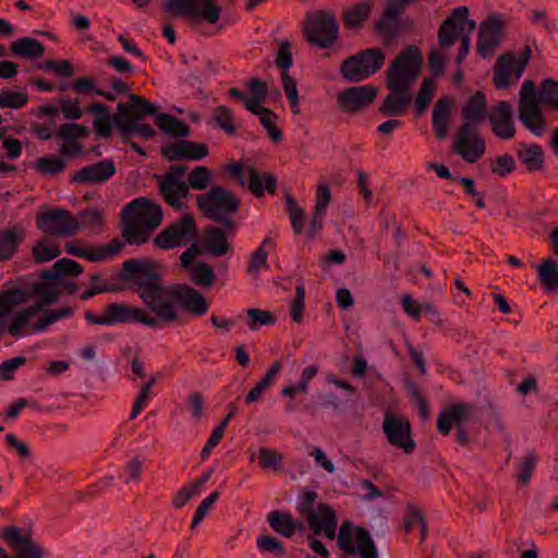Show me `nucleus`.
Segmentation results:
<instances>
[{
    "label": "nucleus",
    "instance_id": "17",
    "mask_svg": "<svg viewBox=\"0 0 558 558\" xmlns=\"http://www.w3.org/2000/svg\"><path fill=\"white\" fill-rule=\"evenodd\" d=\"M354 542V550L361 558H378L377 548L367 530L357 527L353 535V526L344 522L338 534V543L342 548H348Z\"/></svg>",
    "mask_w": 558,
    "mask_h": 558
},
{
    "label": "nucleus",
    "instance_id": "56",
    "mask_svg": "<svg viewBox=\"0 0 558 558\" xmlns=\"http://www.w3.org/2000/svg\"><path fill=\"white\" fill-rule=\"evenodd\" d=\"M119 123V118L113 117L111 112L97 117L94 120V129L98 136L100 137H109L112 133V122Z\"/></svg>",
    "mask_w": 558,
    "mask_h": 558
},
{
    "label": "nucleus",
    "instance_id": "40",
    "mask_svg": "<svg viewBox=\"0 0 558 558\" xmlns=\"http://www.w3.org/2000/svg\"><path fill=\"white\" fill-rule=\"evenodd\" d=\"M56 104L59 105L60 113H62L63 118L66 120L76 121L84 114V110L81 107L78 98L61 96L56 99Z\"/></svg>",
    "mask_w": 558,
    "mask_h": 558
},
{
    "label": "nucleus",
    "instance_id": "6",
    "mask_svg": "<svg viewBox=\"0 0 558 558\" xmlns=\"http://www.w3.org/2000/svg\"><path fill=\"white\" fill-rule=\"evenodd\" d=\"M473 32L476 27V23L473 20H469V10L466 7L456 8L451 15L448 16L439 27L438 39L439 45L442 49H449L459 37H461V46L456 57V62L461 64L470 51V37L465 33Z\"/></svg>",
    "mask_w": 558,
    "mask_h": 558
},
{
    "label": "nucleus",
    "instance_id": "13",
    "mask_svg": "<svg viewBox=\"0 0 558 558\" xmlns=\"http://www.w3.org/2000/svg\"><path fill=\"white\" fill-rule=\"evenodd\" d=\"M197 238L195 219L191 214H183L177 221L166 227L155 238V244L162 250L184 246Z\"/></svg>",
    "mask_w": 558,
    "mask_h": 558
},
{
    "label": "nucleus",
    "instance_id": "29",
    "mask_svg": "<svg viewBox=\"0 0 558 558\" xmlns=\"http://www.w3.org/2000/svg\"><path fill=\"white\" fill-rule=\"evenodd\" d=\"M486 108L485 95L482 92H476L463 108V123H473V125L477 126L486 118Z\"/></svg>",
    "mask_w": 558,
    "mask_h": 558
},
{
    "label": "nucleus",
    "instance_id": "35",
    "mask_svg": "<svg viewBox=\"0 0 558 558\" xmlns=\"http://www.w3.org/2000/svg\"><path fill=\"white\" fill-rule=\"evenodd\" d=\"M538 280L546 292L558 291V264L554 259H546L538 267Z\"/></svg>",
    "mask_w": 558,
    "mask_h": 558
},
{
    "label": "nucleus",
    "instance_id": "46",
    "mask_svg": "<svg viewBox=\"0 0 558 558\" xmlns=\"http://www.w3.org/2000/svg\"><path fill=\"white\" fill-rule=\"evenodd\" d=\"M89 281H90V288L85 290L81 294L82 300H88L98 293L116 290L114 286L107 282V280L104 279L102 276L99 274L92 275Z\"/></svg>",
    "mask_w": 558,
    "mask_h": 558
},
{
    "label": "nucleus",
    "instance_id": "62",
    "mask_svg": "<svg viewBox=\"0 0 558 558\" xmlns=\"http://www.w3.org/2000/svg\"><path fill=\"white\" fill-rule=\"evenodd\" d=\"M514 159L511 155L497 156L492 165V171L499 177H506L514 169Z\"/></svg>",
    "mask_w": 558,
    "mask_h": 558
},
{
    "label": "nucleus",
    "instance_id": "24",
    "mask_svg": "<svg viewBox=\"0 0 558 558\" xmlns=\"http://www.w3.org/2000/svg\"><path fill=\"white\" fill-rule=\"evenodd\" d=\"M116 165L110 159L83 167L75 173L73 181L77 183H104L116 173Z\"/></svg>",
    "mask_w": 558,
    "mask_h": 558
},
{
    "label": "nucleus",
    "instance_id": "42",
    "mask_svg": "<svg viewBox=\"0 0 558 558\" xmlns=\"http://www.w3.org/2000/svg\"><path fill=\"white\" fill-rule=\"evenodd\" d=\"M28 102L26 93L10 89L0 90V108L20 109Z\"/></svg>",
    "mask_w": 558,
    "mask_h": 558
},
{
    "label": "nucleus",
    "instance_id": "60",
    "mask_svg": "<svg viewBox=\"0 0 558 558\" xmlns=\"http://www.w3.org/2000/svg\"><path fill=\"white\" fill-rule=\"evenodd\" d=\"M281 77H282L283 89L287 95V98L290 101L291 109L293 110L294 113H296L299 111L298 110L299 94H298L296 83L291 76H289L288 73H281Z\"/></svg>",
    "mask_w": 558,
    "mask_h": 558
},
{
    "label": "nucleus",
    "instance_id": "7",
    "mask_svg": "<svg viewBox=\"0 0 558 558\" xmlns=\"http://www.w3.org/2000/svg\"><path fill=\"white\" fill-rule=\"evenodd\" d=\"M197 204L209 219L228 229L233 228L234 222L230 216L238 211L240 201L231 192L220 185H214L207 193L197 196Z\"/></svg>",
    "mask_w": 558,
    "mask_h": 558
},
{
    "label": "nucleus",
    "instance_id": "52",
    "mask_svg": "<svg viewBox=\"0 0 558 558\" xmlns=\"http://www.w3.org/2000/svg\"><path fill=\"white\" fill-rule=\"evenodd\" d=\"M288 213L293 231L298 234L303 233L305 226L304 211L296 206L294 199L291 197L288 198Z\"/></svg>",
    "mask_w": 558,
    "mask_h": 558
},
{
    "label": "nucleus",
    "instance_id": "41",
    "mask_svg": "<svg viewBox=\"0 0 558 558\" xmlns=\"http://www.w3.org/2000/svg\"><path fill=\"white\" fill-rule=\"evenodd\" d=\"M372 10L371 2H361L348 10L344 14L347 26L352 28L360 27L369 16Z\"/></svg>",
    "mask_w": 558,
    "mask_h": 558
},
{
    "label": "nucleus",
    "instance_id": "53",
    "mask_svg": "<svg viewBox=\"0 0 558 558\" xmlns=\"http://www.w3.org/2000/svg\"><path fill=\"white\" fill-rule=\"evenodd\" d=\"M72 88L83 96H95L102 94V89L96 86L95 80L90 77H77L72 83Z\"/></svg>",
    "mask_w": 558,
    "mask_h": 558
},
{
    "label": "nucleus",
    "instance_id": "38",
    "mask_svg": "<svg viewBox=\"0 0 558 558\" xmlns=\"http://www.w3.org/2000/svg\"><path fill=\"white\" fill-rule=\"evenodd\" d=\"M22 242V235L15 229L0 231V260L12 257Z\"/></svg>",
    "mask_w": 558,
    "mask_h": 558
},
{
    "label": "nucleus",
    "instance_id": "5",
    "mask_svg": "<svg viewBox=\"0 0 558 558\" xmlns=\"http://www.w3.org/2000/svg\"><path fill=\"white\" fill-rule=\"evenodd\" d=\"M126 226L123 235L131 244H143L162 221L163 213L159 204L146 197H137L124 210Z\"/></svg>",
    "mask_w": 558,
    "mask_h": 558
},
{
    "label": "nucleus",
    "instance_id": "27",
    "mask_svg": "<svg viewBox=\"0 0 558 558\" xmlns=\"http://www.w3.org/2000/svg\"><path fill=\"white\" fill-rule=\"evenodd\" d=\"M208 154L204 144L182 141L163 148V155L171 160H202Z\"/></svg>",
    "mask_w": 558,
    "mask_h": 558
},
{
    "label": "nucleus",
    "instance_id": "30",
    "mask_svg": "<svg viewBox=\"0 0 558 558\" xmlns=\"http://www.w3.org/2000/svg\"><path fill=\"white\" fill-rule=\"evenodd\" d=\"M248 187L256 197H263L265 191L274 194L277 187V180L272 174L260 173L255 169L250 170Z\"/></svg>",
    "mask_w": 558,
    "mask_h": 558
},
{
    "label": "nucleus",
    "instance_id": "36",
    "mask_svg": "<svg viewBox=\"0 0 558 558\" xmlns=\"http://www.w3.org/2000/svg\"><path fill=\"white\" fill-rule=\"evenodd\" d=\"M318 367L316 365H310L305 367L301 374L300 380L296 384L284 386L281 389V395L290 399H294L296 393H306L311 380L317 375Z\"/></svg>",
    "mask_w": 558,
    "mask_h": 558
},
{
    "label": "nucleus",
    "instance_id": "18",
    "mask_svg": "<svg viewBox=\"0 0 558 558\" xmlns=\"http://www.w3.org/2000/svg\"><path fill=\"white\" fill-rule=\"evenodd\" d=\"M37 225L44 232L63 236L73 235L78 229V222L74 216L61 208L40 214Z\"/></svg>",
    "mask_w": 558,
    "mask_h": 558
},
{
    "label": "nucleus",
    "instance_id": "50",
    "mask_svg": "<svg viewBox=\"0 0 558 558\" xmlns=\"http://www.w3.org/2000/svg\"><path fill=\"white\" fill-rule=\"evenodd\" d=\"M259 122L267 131L270 140L275 143H278L282 138L281 131L275 125L274 118H276L275 113L270 109H264L259 114Z\"/></svg>",
    "mask_w": 558,
    "mask_h": 558
},
{
    "label": "nucleus",
    "instance_id": "21",
    "mask_svg": "<svg viewBox=\"0 0 558 558\" xmlns=\"http://www.w3.org/2000/svg\"><path fill=\"white\" fill-rule=\"evenodd\" d=\"M501 21L493 16L480 26L476 49L483 58H489L494 54L496 47L500 43Z\"/></svg>",
    "mask_w": 558,
    "mask_h": 558
},
{
    "label": "nucleus",
    "instance_id": "63",
    "mask_svg": "<svg viewBox=\"0 0 558 558\" xmlns=\"http://www.w3.org/2000/svg\"><path fill=\"white\" fill-rule=\"evenodd\" d=\"M330 199L331 194L329 185L326 182L320 183L317 187L315 211H317L318 215H326Z\"/></svg>",
    "mask_w": 558,
    "mask_h": 558
},
{
    "label": "nucleus",
    "instance_id": "20",
    "mask_svg": "<svg viewBox=\"0 0 558 558\" xmlns=\"http://www.w3.org/2000/svg\"><path fill=\"white\" fill-rule=\"evenodd\" d=\"M404 9L395 0H390L384 9L381 19L375 23V31L386 40H395L400 35Z\"/></svg>",
    "mask_w": 558,
    "mask_h": 558
},
{
    "label": "nucleus",
    "instance_id": "26",
    "mask_svg": "<svg viewBox=\"0 0 558 558\" xmlns=\"http://www.w3.org/2000/svg\"><path fill=\"white\" fill-rule=\"evenodd\" d=\"M5 538L14 549L17 558H40L41 551L37 545L27 536L22 534L16 526H9L4 531ZM4 554H7L4 551ZM8 557V555H5Z\"/></svg>",
    "mask_w": 558,
    "mask_h": 558
},
{
    "label": "nucleus",
    "instance_id": "49",
    "mask_svg": "<svg viewBox=\"0 0 558 558\" xmlns=\"http://www.w3.org/2000/svg\"><path fill=\"white\" fill-rule=\"evenodd\" d=\"M38 171L46 174H56L64 170L65 161L57 156L41 157L36 161Z\"/></svg>",
    "mask_w": 558,
    "mask_h": 558
},
{
    "label": "nucleus",
    "instance_id": "25",
    "mask_svg": "<svg viewBox=\"0 0 558 558\" xmlns=\"http://www.w3.org/2000/svg\"><path fill=\"white\" fill-rule=\"evenodd\" d=\"M318 512H311L308 515V524L315 534L322 532L329 539H333L338 526V518L335 511L327 505H320Z\"/></svg>",
    "mask_w": 558,
    "mask_h": 558
},
{
    "label": "nucleus",
    "instance_id": "51",
    "mask_svg": "<svg viewBox=\"0 0 558 558\" xmlns=\"http://www.w3.org/2000/svg\"><path fill=\"white\" fill-rule=\"evenodd\" d=\"M190 271L193 274L195 281L197 283L205 287H209L213 284L215 279V272L208 264L204 262H196V264Z\"/></svg>",
    "mask_w": 558,
    "mask_h": 558
},
{
    "label": "nucleus",
    "instance_id": "12",
    "mask_svg": "<svg viewBox=\"0 0 558 558\" xmlns=\"http://www.w3.org/2000/svg\"><path fill=\"white\" fill-rule=\"evenodd\" d=\"M304 34L310 44L329 48L338 38L339 24L333 14L319 11L307 15Z\"/></svg>",
    "mask_w": 558,
    "mask_h": 558
},
{
    "label": "nucleus",
    "instance_id": "19",
    "mask_svg": "<svg viewBox=\"0 0 558 558\" xmlns=\"http://www.w3.org/2000/svg\"><path fill=\"white\" fill-rule=\"evenodd\" d=\"M493 133L500 140H510L515 134L514 112L507 101L495 105L488 116Z\"/></svg>",
    "mask_w": 558,
    "mask_h": 558
},
{
    "label": "nucleus",
    "instance_id": "45",
    "mask_svg": "<svg viewBox=\"0 0 558 558\" xmlns=\"http://www.w3.org/2000/svg\"><path fill=\"white\" fill-rule=\"evenodd\" d=\"M87 134V129L74 122L62 124L56 135L63 142H76L78 138Z\"/></svg>",
    "mask_w": 558,
    "mask_h": 558
},
{
    "label": "nucleus",
    "instance_id": "15",
    "mask_svg": "<svg viewBox=\"0 0 558 558\" xmlns=\"http://www.w3.org/2000/svg\"><path fill=\"white\" fill-rule=\"evenodd\" d=\"M472 409V405L466 403L446 408L438 417V430L447 435L454 425L457 427V440L461 445H466L470 440V436L465 425L471 420Z\"/></svg>",
    "mask_w": 558,
    "mask_h": 558
},
{
    "label": "nucleus",
    "instance_id": "8",
    "mask_svg": "<svg viewBox=\"0 0 558 558\" xmlns=\"http://www.w3.org/2000/svg\"><path fill=\"white\" fill-rule=\"evenodd\" d=\"M519 120L535 136H542L547 129L539 106L538 92L532 81H525L521 86Z\"/></svg>",
    "mask_w": 558,
    "mask_h": 558
},
{
    "label": "nucleus",
    "instance_id": "54",
    "mask_svg": "<svg viewBox=\"0 0 558 558\" xmlns=\"http://www.w3.org/2000/svg\"><path fill=\"white\" fill-rule=\"evenodd\" d=\"M414 526H418L421 530V539L423 541L427 533V526L424 521L422 512L414 507H411L408 511V515L405 519V531L410 532L414 529Z\"/></svg>",
    "mask_w": 558,
    "mask_h": 558
},
{
    "label": "nucleus",
    "instance_id": "32",
    "mask_svg": "<svg viewBox=\"0 0 558 558\" xmlns=\"http://www.w3.org/2000/svg\"><path fill=\"white\" fill-rule=\"evenodd\" d=\"M11 49L16 57L35 59L44 53L45 46L32 37H23L14 40L11 45Z\"/></svg>",
    "mask_w": 558,
    "mask_h": 558
},
{
    "label": "nucleus",
    "instance_id": "33",
    "mask_svg": "<svg viewBox=\"0 0 558 558\" xmlns=\"http://www.w3.org/2000/svg\"><path fill=\"white\" fill-rule=\"evenodd\" d=\"M268 522L271 529L284 537H291L301 524L295 521L291 514L272 511L268 515Z\"/></svg>",
    "mask_w": 558,
    "mask_h": 558
},
{
    "label": "nucleus",
    "instance_id": "39",
    "mask_svg": "<svg viewBox=\"0 0 558 558\" xmlns=\"http://www.w3.org/2000/svg\"><path fill=\"white\" fill-rule=\"evenodd\" d=\"M156 123L163 132L172 136L184 137L189 134L187 125L178 118H174L170 114H158L156 118Z\"/></svg>",
    "mask_w": 558,
    "mask_h": 558
},
{
    "label": "nucleus",
    "instance_id": "48",
    "mask_svg": "<svg viewBox=\"0 0 558 558\" xmlns=\"http://www.w3.org/2000/svg\"><path fill=\"white\" fill-rule=\"evenodd\" d=\"M214 121L228 135H234L236 132L233 125V114L225 106H219L214 111Z\"/></svg>",
    "mask_w": 558,
    "mask_h": 558
},
{
    "label": "nucleus",
    "instance_id": "55",
    "mask_svg": "<svg viewBox=\"0 0 558 558\" xmlns=\"http://www.w3.org/2000/svg\"><path fill=\"white\" fill-rule=\"evenodd\" d=\"M247 316L250 318V328L252 330L257 329L259 326L272 325L276 320L271 313L256 308H250L247 311Z\"/></svg>",
    "mask_w": 558,
    "mask_h": 558
},
{
    "label": "nucleus",
    "instance_id": "10",
    "mask_svg": "<svg viewBox=\"0 0 558 558\" xmlns=\"http://www.w3.org/2000/svg\"><path fill=\"white\" fill-rule=\"evenodd\" d=\"M165 10L189 19L193 23H216L220 16V7L215 0H167Z\"/></svg>",
    "mask_w": 558,
    "mask_h": 558
},
{
    "label": "nucleus",
    "instance_id": "3",
    "mask_svg": "<svg viewBox=\"0 0 558 558\" xmlns=\"http://www.w3.org/2000/svg\"><path fill=\"white\" fill-rule=\"evenodd\" d=\"M422 65V54L417 47H407L391 63L388 73V95L381 111L389 116H400L409 106L413 96L410 85L416 80Z\"/></svg>",
    "mask_w": 558,
    "mask_h": 558
},
{
    "label": "nucleus",
    "instance_id": "34",
    "mask_svg": "<svg viewBox=\"0 0 558 558\" xmlns=\"http://www.w3.org/2000/svg\"><path fill=\"white\" fill-rule=\"evenodd\" d=\"M248 87L251 97H246L245 108L253 114H259L264 109H266L262 106L267 96L266 84L255 78L250 82Z\"/></svg>",
    "mask_w": 558,
    "mask_h": 558
},
{
    "label": "nucleus",
    "instance_id": "4",
    "mask_svg": "<svg viewBox=\"0 0 558 558\" xmlns=\"http://www.w3.org/2000/svg\"><path fill=\"white\" fill-rule=\"evenodd\" d=\"M187 167L174 163L162 175H156L159 193L167 204L175 210L185 208L184 199L190 196V189L204 191L213 181V172L205 166L194 168L186 181Z\"/></svg>",
    "mask_w": 558,
    "mask_h": 558
},
{
    "label": "nucleus",
    "instance_id": "2",
    "mask_svg": "<svg viewBox=\"0 0 558 558\" xmlns=\"http://www.w3.org/2000/svg\"><path fill=\"white\" fill-rule=\"evenodd\" d=\"M83 271L82 266L73 259L61 258L52 268L44 272V278L53 282L41 283L37 288L39 302L20 310H15V300L12 294L0 296V332H8L15 338L25 336L24 329L29 327L33 332L39 333L61 318L73 314L70 306L44 311V307L57 302L60 289L69 294H75L80 287L66 277H77Z\"/></svg>",
    "mask_w": 558,
    "mask_h": 558
},
{
    "label": "nucleus",
    "instance_id": "9",
    "mask_svg": "<svg viewBox=\"0 0 558 558\" xmlns=\"http://www.w3.org/2000/svg\"><path fill=\"white\" fill-rule=\"evenodd\" d=\"M384 62L385 54L380 49L367 48L345 59L341 73L350 82H361L376 73Z\"/></svg>",
    "mask_w": 558,
    "mask_h": 558
},
{
    "label": "nucleus",
    "instance_id": "43",
    "mask_svg": "<svg viewBox=\"0 0 558 558\" xmlns=\"http://www.w3.org/2000/svg\"><path fill=\"white\" fill-rule=\"evenodd\" d=\"M539 106L549 105L558 108V83L551 78H546L538 92Z\"/></svg>",
    "mask_w": 558,
    "mask_h": 558
},
{
    "label": "nucleus",
    "instance_id": "22",
    "mask_svg": "<svg viewBox=\"0 0 558 558\" xmlns=\"http://www.w3.org/2000/svg\"><path fill=\"white\" fill-rule=\"evenodd\" d=\"M376 96V88L372 85L354 86L339 94L341 107L348 111H355L368 106Z\"/></svg>",
    "mask_w": 558,
    "mask_h": 558
},
{
    "label": "nucleus",
    "instance_id": "14",
    "mask_svg": "<svg viewBox=\"0 0 558 558\" xmlns=\"http://www.w3.org/2000/svg\"><path fill=\"white\" fill-rule=\"evenodd\" d=\"M452 150L466 162L475 163L484 156L486 143L473 123H463L453 137Z\"/></svg>",
    "mask_w": 558,
    "mask_h": 558
},
{
    "label": "nucleus",
    "instance_id": "1",
    "mask_svg": "<svg viewBox=\"0 0 558 558\" xmlns=\"http://www.w3.org/2000/svg\"><path fill=\"white\" fill-rule=\"evenodd\" d=\"M123 271L125 279L135 287L140 298L156 316L147 314L142 308L111 303L105 308L106 326L136 322L148 327H157L159 322L178 319L174 303L198 316L207 311L204 296L195 289L181 284L173 287L172 290L165 288L159 281L160 276L155 265L148 260L128 259L123 264Z\"/></svg>",
    "mask_w": 558,
    "mask_h": 558
},
{
    "label": "nucleus",
    "instance_id": "44",
    "mask_svg": "<svg viewBox=\"0 0 558 558\" xmlns=\"http://www.w3.org/2000/svg\"><path fill=\"white\" fill-rule=\"evenodd\" d=\"M434 90L435 87L433 82L428 78H424L415 99V110L417 114H423L427 110L432 101Z\"/></svg>",
    "mask_w": 558,
    "mask_h": 558
},
{
    "label": "nucleus",
    "instance_id": "58",
    "mask_svg": "<svg viewBox=\"0 0 558 558\" xmlns=\"http://www.w3.org/2000/svg\"><path fill=\"white\" fill-rule=\"evenodd\" d=\"M219 493L213 492L198 505L191 523L192 529H195L202 522L210 507L217 501Z\"/></svg>",
    "mask_w": 558,
    "mask_h": 558
},
{
    "label": "nucleus",
    "instance_id": "37",
    "mask_svg": "<svg viewBox=\"0 0 558 558\" xmlns=\"http://www.w3.org/2000/svg\"><path fill=\"white\" fill-rule=\"evenodd\" d=\"M205 245L208 253L214 256L226 255L229 251L225 231L219 228L208 230L205 239Z\"/></svg>",
    "mask_w": 558,
    "mask_h": 558
},
{
    "label": "nucleus",
    "instance_id": "47",
    "mask_svg": "<svg viewBox=\"0 0 558 558\" xmlns=\"http://www.w3.org/2000/svg\"><path fill=\"white\" fill-rule=\"evenodd\" d=\"M536 465V456L534 453H529L525 456L517 466V478L520 485H526L535 470Z\"/></svg>",
    "mask_w": 558,
    "mask_h": 558
},
{
    "label": "nucleus",
    "instance_id": "64",
    "mask_svg": "<svg viewBox=\"0 0 558 558\" xmlns=\"http://www.w3.org/2000/svg\"><path fill=\"white\" fill-rule=\"evenodd\" d=\"M259 462L265 468L278 470L281 464V456L270 448H260L258 454Z\"/></svg>",
    "mask_w": 558,
    "mask_h": 558
},
{
    "label": "nucleus",
    "instance_id": "16",
    "mask_svg": "<svg viewBox=\"0 0 558 558\" xmlns=\"http://www.w3.org/2000/svg\"><path fill=\"white\" fill-rule=\"evenodd\" d=\"M383 432L388 441L402 449L405 453H411L415 449V441L411 436V426L408 418L386 411L383 421Z\"/></svg>",
    "mask_w": 558,
    "mask_h": 558
},
{
    "label": "nucleus",
    "instance_id": "31",
    "mask_svg": "<svg viewBox=\"0 0 558 558\" xmlns=\"http://www.w3.org/2000/svg\"><path fill=\"white\" fill-rule=\"evenodd\" d=\"M519 160L529 170H539L544 163V153L539 145L521 143L518 148Z\"/></svg>",
    "mask_w": 558,
    "mask_h": 558
},
{
    "label": "nucleus",
    "instance_id": "11",
    "mask_svg": "<svg viewBox=\"0 0 558 558\" xmlns=\"http://www.w3.org/2000/svg\"><path fill=\"white\" fill-rule=\"evenodd\" d=\"M531 59V48L526 46L522 53L506 52L498 57L494 68V83L498 89L509 88L522 76Z\"/></svg>",
    "mask_w": 558,
    "mask_h": 558
},
{
    "label": "nucleus",
    "instance_id": "23",
    "mask_svg": "<svg viewBox=\"0 0 558 558\" xmlns=\"http://www.w3.org/2000/svg\"><path fill=\"white\" fill-rule=\"evenodd\" d=\"M121 247L122 243L119 240H113L111 243L99 247L85 246L71 242L66 244L65 248L71 255L85 258L90 262H100L119 253Z\"/></svg>",
    "mask_w": 558,
    "mask_h": 558
},
{
    "label": "nucleus",
    "instance_id": "28",
    "mask_svg": "<svg viewBox=\"0 0 558 558\" xmlns=\"http://www.w3.org/2000/svg\"><path fill=\"white\" fill-rule=\"evenodd\" d=\"M453 104L448 97L439 98L433 109L432 125L438 140H444L449 131V119Z\"/></svg>",
    "mask_w": 558,
    "mask_h": 558
},
{
    "label": "nucleus",
    "instance_id": "61",
    "mask_svg": "<svg viewBox=\"0 0 558 558\" xmlns=\"http://www.w3.org/2000/svg\"><path fill=\"white\" fill-rule=\"evenodd\" d=\"M226 427H227V423L226 422H221L214 430L213 433L210 434L208 440L206 441L205 446L203 447L202 451H201V458L202 460H206L211 450L218 445V442L221 440V438L223 437V434H225V430H226Z\"/></svg>",
    "mask_w": 558,
    "mask_h": 558
},
{
    "label": "nucleus",
    "instance_id": "59",
    "mask_svg": "<svg viewBox=\"0 0 558 558\" xmlns=\"http://www.w3.org/2000/svg\"><path fill=\"white\" fill-rule=\"evenodd\" d=\"M59 248L48 242H40L34 247L35 259L45 263L54 259L59 255Z\"/></svg>",
    "mask_w": 558,
    "mask_h": 558
},
{
    "label": "nucleus",
    "instance_id": "57",
    "mask_svg": "<svg viewBox=\"0 0 558 558\" xmlns=\"http://www.w3.org/2000/svg\"><path fill=\"white\" fill-rule=\"evenodd\" d=\"M257 548L262 551L274 553L280 557L286 555L282 543L271 535H263L258 537Z\"/></svg>",
    "mask_w": 558,
    "mask_h": 558
}]
</instances>
